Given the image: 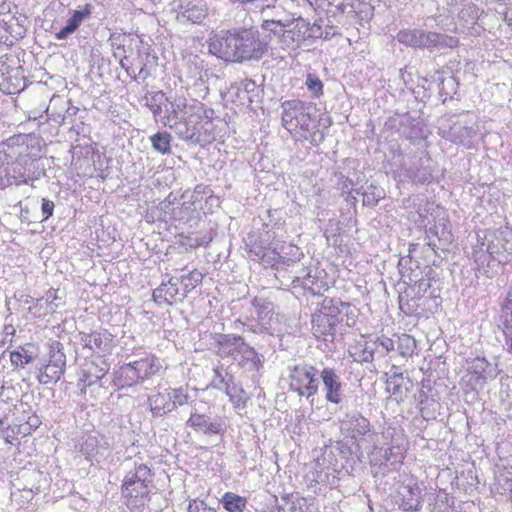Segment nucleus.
<instances>
[{"mask_svg": "<svg viewBox=\"0 0 512 512\" xmlns=\"http://www.w3.org/2000/svg\"><path fill=\"white\" fill-rule=\"evenodd\" d=\"M489 364L484 359H477L472 366V370H469L466 377L467 383L471 386L472 390L478 391L484 388L488 378H491Z\"/></svg>", "mask_w": 512, "mask_h": 512, "instance_id": "21", "label": "nucleus"}, {"mask_svg": "<svg viewBox=\"0 0 512 512\" xmlns=\"http://www.w3.org/2000/svg\"><path fill=\"white\" fill-rule=\"evenodd\" d=\"M416 246V244H410L409 255L412 253L413 250H415Z\"/></svg>", "mask_w": 512, "mask_h": 512, "instance_id": "62", "label": "nucleus"}, {"mask_svg": "<svg viewBox=\"0 0 512 512\" xmlns=\"http://www.w3.org/2000/svg\"><path fill=\"white\" fill-rule=\"evenodd\" d=\"M341 310L332 299H325L321 308L312 315L311 330L316 338L327 340L334 338L336 328L340 322Z\"/></svg>", "mask_w": 512, "mask_h": 512, "instance_id": "11", "label": "nucleus"}, {"mask_svg": "<svg viewBox=\"0 0 512 512\" xmlns=\"http://www.w3.org/2000/svg\"><path fill=\"white\" fill-rule=\"evenodd\" d=\"M319 378L323 383L326 401L336 405L342 403L345 384L342 382L341 376L336 369L331 367L323 368L319 373Z\"/></svg>", "mask_w": 512, "mask_h": 512, "instance_id": "14", "label": "nucleus"}, {"mask_svg": "<svg viewBox=\"0 0 512 512\" xmlns=\"http://www.w3.org/2000/svg\"><path fill=\"white\" fill-rule=\"evenodd\" d=\"M93 6L91 4H85L80 7L78 10H73L71 13V18H73L79 25L87 19L92 13Z\"/></svg>", "mask_w": 512, "mask_h": 512, "instance_id": "50", "label": "nucleus"}, {"mask_svg": "<svg viewBox=\"0 0 512 512\" xmlns=\"http://www.w3.org/2000/svg\"><path fill=\"white\" fill-rule=\"evenodd\" d=\"M293 24V21L287 20H264L261 24V29L265 31L267 34L264 36L268 37L269 42L272 37H277L279 43L284 47V36L286 34V28L290 27Z\"/></svg>", "mask_w": 512, "mask_h": 512, "instance_id": "25", "label": "nucleus"}, {"mask_svg": "<svg viewBox=\"0 0 512 512\" xmlns=\"http://www.w3.org/2000/svg\"><path fill=\"white\" fill-rule=\"evenodd\" d=\"M152 147L165 155L171 153V135L168 132H157L150 137Z\"/></svg>", "mask_w": 512, "mask_h": 512, "instance_id": "34", "label": "nucleus"}, {"mask_svg": "<svg viewBox=\"0 0 512 512\" xmlns=\"http://www.w3.org/2000/svg\"><path fill=\"white\" fill-rule=\"evenodd\" d=\"M214 377L211 382L212 387L218 390H225L227 384H230L233 381V376L228 373H223V370L219 367L213 370Z\"/></svg>", "mask_w": 512, "mask_h": 512, "instance_id": "42", "label": "nucleus"}, {"mask_svg": "<svg viewBox=\"0 0 512 512\" xmlns=\"http://www.w3.org/2000/svg\"><path fill=\"white\" fill-rule=\"evenodd\" d=\"M126 60H127V57H124L123 59H121L120 60V66H121V68H123L127 72V74L129 76H131L135 80L137 78V75L131 69V67L129 65H127Z\"/></svg>", "mask_w": 512, "mask_h": 512, "instance_id": "56", "label": "nucleus"}, {"mask_svg": "<svg viewBox=\"0 0 512 512\" xmlns=\"http://www.w3.org/2000/svg\"><path fill=\"white\" fill-rule=\"evenodd\" d=\"M57 298V291L49 290L47 291L46 295L42 298V300H44L46 304H52Z\"/></svg>", "mask_w": 512, "mask_h": 512, "instance_id": "55", "label": "nucleus"}, {"mask_svg": "<svg viewBox=\"0 0 512 512\" xmlns=\"http://www.w3.org/2000/svg\"><path fill=\"white\" fill-rule=\"evenodd\" d=\"M207 16L208 6L204 0H179L178 22L202 24Z\"/></svg>", "mask_w": 512, "mask_h": 512, "instance_id": "16", "label": "nucleus"}, {"mask_svg": "<svg viewBox=\"0 0 512 512\" xmlns=\"http://www.w3.org/2000/svg\"><path fill=\"white\" fill-rule=\"evenodd\" d=\"M214 341L217 354L222 358L231 357L233 361L248 344L241 336L235 334H216Z\"/></svg>", "mask_w": 512, "mask_h": 512, "instance_id": "17", "label": "nucleus"}, {"mask_svg": "<svg viewBox=\"0 0 512 512\" xmlns=\"http://www.w3.org/2000/svg\"><path fill=\"white\" fill-rule=\"evenodd\" d=\"M186 425L195 432L206 436L222 435L225 432V424L220 417L199 413L196 408L191 410Z\"/></svg>", "mask_w": 512, "mask_h": 512, "instance_id": "12", "label": "nucleus"}, {"mask_svg": "<svg viewBox=\"0 0 512 512\" xmlns=\"http://www.w3.org/2000/svg\"><path fill=\"white\" fill-rule=\"evenodd\" d=\"M152 481L151 470L145 464H140L126 474L122 483V496L127 505L143 504L150 493L149 483Z\"/></svg>", "mask_w": 512, "mask_h": 512, "instance_id": "8", "label": "nucleus"}, {"mask_svg": "<svg viewBox=\"0 0 512 512\" xmlns=\"http://www.w3.org/2000/svg\"><path fill=\"white\" fill-rule=\"evenodd\" d=\"M190 512H195L191 510V506L189 507ZM196 512H217L214 508L207 507L202 503L201 508L196 507Z\"/></svg>", "mask_w": 512, "mask_h": 512, "instance_id": "57", "label": "nucleus"}, {"mask_svg": "<svg viewBox=\"0 0 512 512\" xmlns=\"http://www.w3.org/2000/svg\"><path fill=\"white\" fill-rule=\"evenodd\" d=\"M169 396L171 397V404L173 405V411L183 405H192L193 400L191 395L188 393L187 387H178L168 389Z\"/></svg>", "mask_w": 512, "mask_h": 512, "instance_id": "32", "label": "nucleus"}, {"mask_svg": "<svg viewBox=\"0 0 512 512\" xmlns=\"http://www.w3.org/2000/svg\"><path fill=\"white\" fill-rule=\"evenodd\" d=\"M161 360L153 354L125 363L113 372V383L120 389L142 384L162 370Z\"/></svg>", "mask_w": 512, "mask_h": 512, "instance_id": "5", "label": "nucleus"}, {"mask_svg": "<svg viewBox=\"0 0 512 512\" xmlns=\"http://www.w3.org/2000/svg\"><path fill=\"white\" fill-rule=\"evenodd\" d=\"M288 370L289 389L313 404L319 388L320 371L307 363L289 366Z\"/></svg>", "mask_w": 512, "mask_h": 512, "instance_id": "7", "label": "nucleus"}, {"mask_svg": "<svg viewBox=\"0 0 512 512\" xmlns=\"http://www.w3.org/2000/svg\"><path fill=\"white\" fill-rule=\"evenodd\" d=\"M14 430L11 429L10 427H6V428H2L0 430V437L6 442V443H9V444H12L13 442V439H14Z\"/></svg>", "mask_w": 512, "mask_h": 512, "instance_id": "54", "label": "nucleus"}, {"mask_svg": "<svg viewBox=\"0 0 512 512\" xmlns=\"http://www.w3.org/2000/svg\"><path fill=\"white\" fill-rule=\"evenodd\" d=\"M190 101L185 97H175L173 100L166 99L165 104L161 107V113L155 115L156 121H160L164 126L173 127L174 123L180 119V115L184 112Z\"/></svg>", "mask_w": 512, "mask_h": 512, "instance_id": "18", "label": "nucleus"}, {"mask_svg": "<svg viewBox=\"0 0 512 512\" xmlns=\"http://www.w3.org/2000/svg\"><path fill=\"white\" fill-rule=\"evenodd\" d=\"M403 380L402 373L393 372L388 379V385H393L392 393L397 394L400 391L401 381Z\"/></svg>", "mask_w": 512, "mask_h": 512, "instance_id": "53", "label": "nucleus"}, {"mask_svg": "<svg viewBox=\"0 0 512 512\" xmlns=\"http://www.w3.org/2000/svg\"><path fill=\"white\" fill-rule=\"evenodd\" d=\"M3 420L0 418V430L2 429Z\"/></svg>", "mask_w": 512, "mask_h": 512, "instance_id": "64", "label": "nucleus"}, {"mask_svg": "<svg viewBox=\"0 0 512 512\" xmlns=\"http://www.w3.org/2000/svg\"><path fill=\"white\" fill-rule=\"evenodd\" d=\"M211 239H203L202 241H196V243L194 244V246H200V245H204V244H207L210 242Z\"/></svg>", "mask_w": 512, "mask_h": 512, "instance_id": "60", "label": "nucleus"}, {"mask_svg": "<svg viewBox=\"0 0 512 512\" xmlns=\"http://www.w3.org/2000/svg\"><path fill=\"white\" fill-rule=\"evenodd\" d=\"M179 278L171 277L167 283H162L153 291V300L159 304L172 305L177 301L179 290Z\"/></svg>", "mask_w": 512, "mask_h": 512, "instance_id": "22", "label": "nucleus"}, {"mask_svg": "<svg viewBox=\"0 0 512 512\" xmlns=\"http://www.w3.org/2000/svg\"><path fill=\"white\" fill-rule=\"evenodd\" d=\"M414 348V338L405 334L398 337V344L396 349L401 356L406 357L408 355H411L413 353Z\"/></svg>", "mask_w": 512, "mask_h": 512, "instance_id": "43", "label": "nucleus"}, {"mask_svg": "<svg viewBox=\"0 0 512 512\" xmlns=\"http://www.w3.org/2000/svg\"><path fill=\"white\" fill-rule=\"evenodd\" d=\"M138 76L143 78H146L148 76V71L146 70L145 65L141 67Z\"/></svg>", "mask_w": 512, "mask_h": 512, "instance_id": "59", "label": "nucleus"}, {"mask_svg": "<svg viewBox=\"0 0 512 512\" xmlns=\"http://www.w3.org/2000/svg\"><path fill=\"white\" fill-rule=\"evenodd\" d=\"M253 306L257 309V318L259 321H263L272 311V303L257 298L254 299Z\"/></svg>", "mask_w": 512, "mask_h": 512, "instance_id": "49", "label": "nucleus"}, {"mask_svg": "<svg viewBox=\"0 0 512 512\" xmlns=\"http://www.w3.org/2000/svg\"><path fill=\"white\" fill-rule=\"evenodd\" d=\"M372 341L359 342L351 352L353 361L358 363H371L375 359Z\"/></svg>", "mask_w": 512, "mask_h": 512, "instance_id": "31", "label": "nucleus"}, {"mask_svg": "<svg viewBox=\"0 0 512 512\" xmlns=\"http://www.w3.org/2000/svg\"><path fill=\"white\" fill-rule=\"evenodd\" d=\"M422 502V490L417 484L404 486L395 496V503L404 512L418 511Z\"/></svg>", "mask_w": 512, "mask_h": 512, "instance_id": "19", "label": "nucleus"}, {"mask_svg": "<svg viewBox=\"0 0 512 512\" xmlns=\"http://www.w3.org/2000/svg\"><path fill=\"white\" fill-rule=\"evenodd\" d=\"M33 360V353L26 347H20L18 350L10 353V361L15 368H24L25 365L31 363Z\"/></svg>", "mask_w": 512, "mask_h": 512, "instance_id": "35", "label": "nucleus"}, {"mask_svg": "<svg viewBox=\"0 0 512 512\" xmlns=\"http://www.w3.org/2000/svg\"><path fill=\"white\" fill-rule=\"evenodd\" d=\"M293 24L286 28V34L284 36V47H291L294 44H299L306 38L308 31V23L303 20H292Z\"/></svg>", "mask_w": 512, "mask_h": 512, "instance_id": "27", "label": "nucleus"}, {"mask_svg": "<svg viewBox=\"0 0 512 512\" xmlns=\"http://www.w3.org/2000/svg\"><path fill=\"white\" fill-rule=\"evenodd\" d=\"M208 49L221 60L243 63L261 59L268 52L269 40L253 28H232L213 34Z\"/></svg>", "mask_w": 512, "mask_h": 512, "instance_id": "1", "label": "nucleus"}, {"mask_svg": "<svg viewBox=\"0 0 512 512\" xmlns=\"http://www.w3.org/2000/svg\"><path fill=\"white\" fill-rule=\"evenodd\" d=\"M167 98L163 91L152 92L145 96L146 105L152 111L153 116L161 113V107L165 104Z\"/></svg>", "mask_w": 512, "mask_h": 512, "instance_id": "38", "label": "nucleus"}, {"mask_svg": "<svg viewBox=\"0 0 512 512\" xmlns=\"http://www.w3.org/2000/svg\"><path fill=\"white\" fill-rule=\"evenodd\" d=\"M397 40L406 46L422 49L436 47H454L458 41L454 37L436 32H426L421 29H406L398 32Z\"/></svg>", "mask_w": 512, "mask_h": 512, "instance_id": "10", "label": "nucleus"}, {"mask_svg": "<svg viewBox=\"0 0 512 512\" xmlns=\"http://www.w3.org/2000/svg\"><path fill=\"white\" fill-rule=\"evenodd\" d=\"M505 254H512V228L508 226L485 232L481 241L478 235L477 244L471 252L479 265H484L489 258L503 263L506 261Z\"/></svg>", "mask_w": 512, "mask_h": 512, "instance_id": "4", "label": "nucleus"}, {"mask_svg": "<svg viewBox=\"0 0 512 512\" xmlns=\"http://www.w3.org/2000/svg\"><path fill=\"white\" fill-rule=\"evenodd\" d=\"M60 346L61 344L59 342H56V344L52 346L48 363L51 365V367L58 368L64 372L66 356L62 352Z\"/></svg>", "mask_w": 512, "mask_h": 512, "instance_id": "40", "label": "nucleus"}, {"mask_svg": "<svg viewBox=\"0 0 512 512\" xmlns=\"http://www.w3.org/2000/svg\"><path fill=\"white\" fill-rule=\"evenodd\" d=\"M221 503L228 512H244L247 499L233 492H226L222 496Z\"/></svg>", "mask_w": 512, "mask_h": 512, "instance_id": "30", "label": "nucleus"}, {"mask_svg": "<svg viewBox=\"0 0 512 512\" xmlns=\"http://www.w3.org/2000/svg\"><path fill=\"white\" fill-rule=\"evenodd\" d=\"M54 202L48 199L43 198L42 199V205H41V211L43 215L42 221L48 220L52 215L54 211Z\"/></svg>", "mask_w": 512, "mask_h": 512, "instance_id": "52", "label": "nucleus"}, {"mask_svg": "<svg viewBox=\"0 0 512 512\" xmlns=\"http://www.w3.org/2000/svg\"><path fill=\"white\" fill-rule=\"evenodd\" d=\"M41 157L40 140L18 134L0 143V189L27 183V166Z\"/></svg>", "mask_w": 512, "mask_h": 512, "instance_id": "2", "label": "nucleus"}, {"mask_svg": "<svg viewBox=\"0 0 512 512\" xmlns=\"http://www.w3.org/2000/svg\"><path fill=\"white\" fill-rule=\"evenodd\" d=\"M12 76H6L4 72L0 71V89L5 93L14 94L20 91V84L22 79L15 77V82H12Z\"/></svg>", "mask_w": 512, "mask_h": 512, "instance_id": "41", "label": "nucleus"}, {"mask_svg": "<svg viewBox=\"0 0 512 512\" xmlns=\"http://www.w3.org/2000/svg\"><path fill=\"white\" fill-rule=\"evenodd\" d=\"M109 371V365L102 358L98 362L86 363L81 369L77 387L81 394H86L87 389L97 385Z\"/></svg>", "mask_w": 512, "mask_h": 512, "instance_id": "15", "label": "nucleus"}, {"mask_svg": "<svg viewBox=\"0 0 512 512\" xmlns=\"http://www.w3.org/2000/svg\"><path fill=\"white\" fill-rule=\"evenodd\" d=\"M315 278L311 275V271H303V273L295 276L292 280L293 287L301 286L304 289L313 290Z\"/></svg>", "mask_w": 512, "mask_h": 512, "instance_id": "46", "label": "nucleus"}, {"mask_svg": "<svg viewBox=\"0 0 512 512\" xmlns=\"http://www.w3.org/2000/svg\"><path fill=\"white\" fill-rule=\"evenodd\" d=\"M235 362L247 371H258L262 367L261 355L249 344L238 357H235Z\"/></svg>", "mask_w": 512, "mask_h": 512, "instance_id": "26", "label": "nucleus"}, {"mask_svg": "<svg viewBox=\"0 0 512 512\" xmlns=\"http://www.w3.org/2000/svg\"><path fill=\"white\" fill-rule=\"evenodd\" d=\"M81 342L84 348L89 349L92 353H104L108 350L111 339L110 334L106 332H93L91 334H82Z\"/></svg>", "mask_w": 512, "mask_h": 512, "instance_id": "23", "label": "nucleus"}, {"mask_svg": "<svg viewBox=\"0 0 512 512\" xmlns=\"http://www.w3.org/2000/svg\"><path fill=\"white\" fill-rule=\"evenodd\" d=\"M495 491L512 499V465L500 471L496 478Z\"/></svg>", "mask_w": 512, "mask_h": 512, "instance_id": "28", "label": "nucleus"}, {"mask_svg": "<svg viewBox=\"0 0 512 512\" xmlns=\"http://www.w3.org/2000/svg\"><path fill=\"white\" fill-rule=\"evenodd\" d=\"M79 27H80V25L73 18L70 17L67 20L66 25L55 33V39H57V40H65V39H67Z\"/></svg>", "mask_w": 512, "mask_h": 512, "instance_id": "47", "label": "nucleus"}, {"mask_svg": "<svg viewBox=\"0 0 512 512\" xmlns=\"http://www.w3.org/2000/svg\"><path fill=\"white\" fill-rule=\"evenodd\" d=\"M81 451L87 456H92L97 453V439L96 437L89 436L81 446Z\"/></svg>", "mask_w": 512, "mask_h": 512, "instance_id": "51", "label": "nucleus"}, {"mask_svg": "<svg viewBox=\"0 0 512 512\" xmlns=\"http://www.w3.org/2000/svg\"><path fill=\"white\" fill-rule=\"evenodd\" d=\"M375 358H384L391 351L395 350L394 341L385 336H379L372 341Z\"/></svg>", "mask_w": 512, "mask_h": 512, "instance_id": "33", "label": "nucleus"}, {"mask_svg": "<svg viewBox=\"0 0 512 512\" xmlns=\"http://www.w3.org/2000/svg\"><path fill=\"white\" fill-rule=\"evenodd\" d=\"M170 399L168 389L150 395L147 402L153 416L162 417L173 412V405Z\"/></svg>", "mask_w": 512, "mask_h": 512, "instance_id": "24", "label": "nucleus"}, {"mask_svg": "<svg viewBox=\"0 0 512 512\" xmlns=\"http://www.w3.org/2000/svg\"><path fill=\"white\" fill-rule=\"evenodd\" d=\"M340 307L341 313H345L346 319V326L348 327H354L357 322L358 317V311L355 307H352L348 303H344L341 301L335 302Z\"/></svg>", "mask_w": 512, "mask_h": 512, "instance_id": "45", "label": "nucleus"}, {"mask_svg": "<svg viewBox=\"0 0 512 512\" xmlns=\"http://www.w3.org/2000/svg\"><path fill=\"white\" fill-rule=\"evenodd\" d=\"M341 429L351 433V437L354 439L362 438L368 434L371 430V425L368 419L359 414L353 412L347 414L341 422Z\"/></svg>", "mask_w": 512, "mask_h": 512, "instance_id": "20", "label": "nucleus"}, {"mask_svg": "<svg viewBox=\"0 0 512 512\" xmlns=\"http://www.w3.org/2000/svg\"><path fill=\"white\" fill-rule=\"evenodd\" d=\"M202 279L203 275L198 270H193L186 275H182L181 278H179V283L183 286L182 299L185 298L187 294L198 284H200Z\"/></svg>", "mask_w": 512, "mask_h": 512, "instance_id": "37", "label": "nucleus"}, {"mask_svg": "<svg viewBox=\"0 0 512 512\" xmlns=\"http://www.w3.org/2000/svg\"><path fill=\"white\" fill-rule=\"evenodd\" d=\"M418 286L420 289H423L424 291L427 290V288L430 286L429 282L426 280H420L418 283Z\"/></svg>", "mask_w": 512, "mask_h": 512, "instance_id": "58", "label": "nucleus"}, {"mask_svg": "<svg viewBox=\"0 0 512 512\" xmlns=\"http://www.w3.org/2000/svg\"><path fill=\"white\" fill-rule=\"evenodd\" d=\"M224 392L229 397L230 402L235 406V408L245 407L248 396L241 385L235 383L233 380L230 384H227Z\"/></svg>", "mask_w": 512, "mask_h": 512, "instance_id": "29", "label": "nucleus"}, {"mask_svg": "<svg viewBox=\"0 0 512 512\" xmlns=\"http://www.w3.org/2000/svg\"><path fill=\"white\" fill-rule=\"evenodd\" d=\"M262 261L265 264H270L272 267H275L276 270H279L281 266L289 265L290 259L286 261L278 253L272 251L271 253L264 254Z\"/></svg>", "mask_w": 512, "mask_h": 512, "instance_id": "48", "label": "nucleus"}, {"mask_svg": "<svg viewBox=\"0 0 512 512\" xmlns=\"http://www.w3.org/2000/svg\"><path fill=\"white\" fill-rule=\"evenodd\" d=\"M189 69V77L192 80L202 79V72L204 70V61L197 55H190L186 61Z\"/></svg>", "mask_w": 512, "mask_h": 512, "instance_id": "39", "label": "nucleus"}, {"mask_svg": "<svg viewBox=\"0 0 512 512\" xmlns=\"http://www.w3.org/2000/svg\"><path fill=\"white\" fill-rule=\"evenodd\" d=\"M312 106L300 100L282 103V125L290 133H300L313 146L324 141L323 131L316 128V120L311 115Z\"/></svg>", "mask_w": 512, "mask_h": 512, "instance_id": "3", "label": "nucleus"}, {"mask_svg": "<svg viewBox=\"0 0 512 512\" xmlns=\"http://www.w3.org/2000/svg\"><path fill=\"white\" fill-rule=\"evenodd\" d=\"M305 85L314 97H320L323 94V83L317 75L309 73L306 76Z\"/></svg>", "mask_w": 512, "mask_h": 512, "instance_id": "44", "label": "nucleus"}, {"mask_svg": "<svg viewBox=\"0 0 512 512\" xmlns=\"http://www.w3.org/2000/svg\"><path fill=\"white\" fill-rule=\"evenodd\" d=\"M64 372L58 368L51 367L49 363L39 368L38 381L43 385L57 382Z\"/></svg>", "mask_w": 512, "mask_h": 512, "instance_id": "36", "label": "nucleus"}, {"mask_svg": "<svg viewBox=\"0 0 512 512\" xmlns=\"http://www.w3.org/2000/svg\"><path fill=\"white\" fill-rule=\"evenodd\" d=\"M404 441L392 442L389 448H375L370 455V465L374 476H385L397 470L403 463L406 454Z\"/></svg>", "mask_w": 512, "mask_h": 512, "instance_id": "9", "label": "nucleus"}, {"mask_svg": "<svg viewBox=\"0 0 512 512\" xmlns=\"http://www.w3.org/2000/svg\"><path fill=\"white\" fill-rule=\"evenodd\" d=\"M478 133L479 126L477 122L465 120L454 123L448 131L444 132V137L457 145L472 148Z\"/></svg>", "mask_w": 512, "mask_h": 512, "instance_id": "13", "label": "nucleus"}, {"mask_svg": "<svg viewBox=\"0 0 512 512\" xmlns=\"http://www.w3.org/2000/svg\"><path fill=\"white\" fill-rule=\"evenodd\" d=\"M201 188L202 187L200 185L196 186L195 192L200 193L201 192Z\"/></svg>", "mask_w": 512, "mask_h": 512, "instance_id": "63", "label": "nucleus"}, {"mask_svg": "<svg viewBox=\"0 0 512 512\" xmlns=\"http://www.w3.org/2000/svg\"><path fill=\"white\" fill-rule=\"evenodd\" d=\"M206 113L204 105L192 99L180 115V119L170 129L180 140L199 144L202 141L203 119L208 118Z\"/></svg>", "mask_w": 512, "mask_h": 512, "instance_id": "6", "label": "nucleus"}, {"mask_svg": "<svg viewBox=\"0 0 512 512\" xmlns=\"http://www.w3.org/2000/svg\"><path fill=\"white\" fill-rule=\"evenodd\" d=\"M28 423H29L31 426H35V427H37V425H38V419H37V418H35V419H34V421H32V422L28 421Z\"/></svg>", "mask_w": 512, "mask_h": 512, "instance_id": "61", "label": "nucleus"}]
</instances>
